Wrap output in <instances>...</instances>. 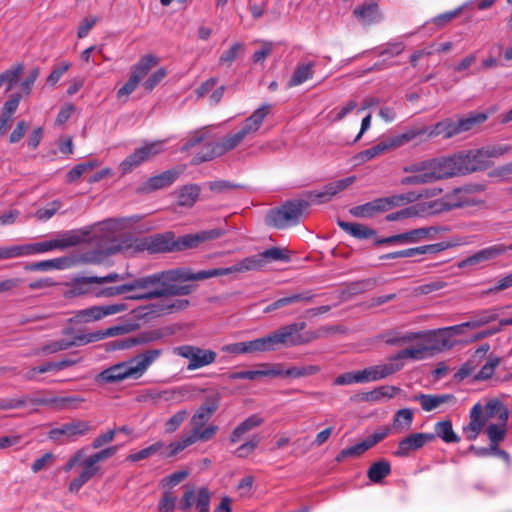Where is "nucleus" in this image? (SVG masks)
Returning <instances> with one entry per match:
<instances>
[{
    "label": "nucleus",
    "mask_w": 512,
    "mask_h": 512,
    "mask_svg": "<svg viewBox=\"0 0 512 512\" xmlns=\"http://www.w3.org/2000/svg\"><path fill=\"white\" fill-rule=\"evenodd\" d=\"M218 408L219 398L217 396L207 397L190 418L189 433L179 440L171 442L168 445L169 451L163 454L164 457H174L196 442H207L213 439L218 431V426L214 424L206 426V424Z\"/></svg>",
    "instance_id": "nucleus-1"
},
{
    "label": "nucleus",
    "mask_w": 512,
    "mask_h": 512,
    "mask_svg": "<svg viewBox=\"0 0 512 512\" xmlns=\"http://www.w3.org/2000/svg\"><path fill=\"white\" fill-rule=\"evenodd\" d=\"M486 190L483 183H470L456 187L443 197L429 203L431 213H442L453 210H465L475 213L487 207V201L481 197Z\"/></svg>",
    "instance_id": "nucleus-2"
},
{
    "label": "nucleus",
    "mask_w": 512,
    "mask_h": 512,
    "mask_svg": "<svg viewBox=\"0 0 512 512\" xmlns=\"http://www.w3.org/2000/svg\"><path fill=\"white\" fill-rule=\"evenodd\" d=\"M162 354V349H148L103 370L96 376V381L101 384H113L127 379L137 380L146 373Z\"/></svg>",
    "instance_id": "nucleus-3"
},
{
    "label": "nucleus",
    "mask_w": 512,
    "mask_h": 512,
    "mask_svg": "<svg viewBox=\"0 0 512 512\" xmlns=\"http://www.w3.org/2000/svg\"><path fill=\"white\" fill-rule=\"evenodd\" d=\"M492 417H497L501 423H507L509 417L508 408L498 399H490L485 408L480 403H476L470 410L469 423L462 429L465 438L468 441L477 439L487 420Z\"/></svg>",
    "instance_id": "nucleus-4"
},
{
    "label": "nucleus",
    "mask_w": 512,
    "mask_h": 512,
    "mask_svg": "<svg viewBox=\"0 0 512 512\" xmlns=\"http://www.w3.org/2000/svg\"><path fill=\"white\" fill-rule=\"evenodd\" d=\"M486 120L487 115L481 112H472L457 119L445 118L430 127L427 126V137L428 139L436 137L450 139L465 132L474 130Z\"/></svg>",
    "instance_id": "nucleus-5"
},
{
    "label": "nucleus",
    "mask_w": 512,
    "mask_h": 512,
    "mask_svg": "<svg viewBox=\"0 0 512 512\" xmlns=\"http://www.w3.org/2000/svg\"><path fill=\"white\" fill-rule=\"evenodd\" d=\"M228 275L227 268H213L193 272L189 268H177L144 276L145 288L159 284L201 281L212 277Z\"/></svg>",
    "instance_id": "nucleus-6"
},
{
    "label": "nucleus",
    "mask_w": 512,
    "mask_h": 512,
    "mask_svg": "<svg viewBox=\"0 0 512 512\" xmlns=\"http://www.w3.org/2000/svg\"><path fill=\"white\" fill-rule=\"evenodd\" d=\"M307 327L306 322H295L280 327L276 331L268 334L272 351L276 349L278 345L286 347H294L308 344L314 340L319 339L323 332H326V328H320L317 331H305Z\"/></svg>",
    "instance_id": "nucleus-7"
},
{
    "label": "nucleus",
    "mask_w": 512,
    "mask_h": 512,
    "mask_svg": "<svg viewBox=\"0 0 512 512\" xmlns=\"http://www.w3.org/2000/svg\"><path fill=\"white\" fill-rule=\"evenodd\" d=\"M87 236V232L71 230L63 232L49 241L16 245L17 257L42 254L55 249L64 250L84 242Z\"/></svg>",
    "instance_id": "nucleus-8"
},
{
    "label": "nucleus",
    "mask_w": 512,
    "mask_h": 512,
    "mask_svg": "<svg viewBox=\"0 0 512 512\" xmlns=\"http://www.w3.org/2000/svg\"><path fill=\"white\" fill-rule=\"evenodd\" d=\"M308 208L309 200L295 199L286 201L280 208L271 209L265 217V222L268 226L277 229L297 225L304 211Z\"/></svg>",
    "instance_id": "nucleus-9"
},
{
    "label": "nucleus",
    "mask_w": 512,
    "mask_h": 512,
    "mask_svg": "<svg viewBox=\"0 0 512 512\" xmlns=\"http://www.w3.org/2000/svg\"><path fill=\"white\" fill-rule=\"evenodd\" d=\"M289 256L286 252L279 247H272L266 249L262 253L246 257L234 265L227 268V273H245L261 269L267 262L270 261H288Z\"/></svg>",
    "instance_id": "nucleus-10"
},
{
    "label": "nucleus",
    "mask_w": 512,
    "mask_h": 512,
    "mask_svg": "<svg viewBox=\"0 0 512 512\" xmlns=\"http://www.w3.org/2000/svg\"><path fill=\"white\" fill-rule=\"evenodd\" d=\"M174 354L189 360L187 369L197 370L216 361L217 353L210 349H202L193 345H181L174 348Z\"/></svg>",
    "instance_id": "nucleus-11"
},
{
    "label": "nucleus",
    "mask_w": 512,
    "mask_h": 512,
    "mask_svg": "<svg viewBox=\"0 0 512 512\" xmlns=\"http://www.w3.org/2000/svg\"><path fill=\"white\" fill-rule=\"evenodd\" d=\"M458 175H467L489 168L492 163L486 161L482 148L471 149L454 154Z\"/></svg>",
    "instance_id": "nucleus-12"
},
{
    "label": "nucleus",
    "mask_w": 512,
    "mask_h": 512,
    "mask_svg": "<svg viewBox=\"0 0 512 512\" xmlns=\"http://www.w3.org/2000/svg\"><path fill=\"white\" fill-rule=\"evenodd\" d=\"M174 234L167 232L156 234L143 239H136L130 247L135 252L148 251L149 253H164L175 251Z\"/></svg>",
    "instance_id": "nucleus-13"
},
{
    "label": "nucleus",
    "mask_w": 512,
    "mask_h": 512,
    "mask_svg": "<svg viewBox=\"0 0 512 512\" xmlns=\"http://www.w3.org/2000/svg\"><path fill=\"white\" fill-rule=\"evenodd\" d=\"M163 143L155 141L146 143L140 148L136 149L132 154L127 156L120 164L122 174L132 172L135 168L139 167L142 163L149 161L154 156L163 152Z\"/></svg>",
    "instance_id": "nucleus-14"
},
{
    "label": "nucleus",
    "mask_w": 512,
    "mask_h": 512,
    "mask_svg": "<svg viewBox=\"0 0 512 512\" xmlns=\"http://www.w3.org/2000/svg\"><path fill=\"white\" fill-rule=\"evenodd\" d=\"M426 174L430 183L459 176L454 155L428 159Z\"/></svg>",
    "instance_id": "nucleus-15"
},
{
    "label": "nucleus",
    "mask_w": 512,
    "mask_h": 512,
    "mask_svg": "<svg viewBox=\"0 0 512 512\" xmlns=\"http://www.w3.org/2000/svg\"><path fill=\"white\" fill-rule=\"evenodd\" d=\"M63 335L71 336L70 338H63L51 341L34 351L35 355H50L60 351L67 350L71 347L86 345L85 333H74L72 328L63 330Z\"/></svg>",
    "instance_id": "nucleus-16"
},
{
    "label": "nucleus",
    "mask_w": 512,
    "mask_h": 512,
    "mask_svg": "<svg viewBox=\"0 0 512 512\" xmlns=\"http://www.w3.org/2000/svg\"><path fill=\"white\" fill-rule=\"evenodd\" d=\"M128 309L125 302H119L109 305L92 306L79 310L75 313L74 320L79 323H89L101 320L107 316L126 311Z\"/></svg>",
    "instance_id": "nucleus-17"
},
{
    "label": "nucleus",
    "mask_w": 512,
    "mask_h": 512,
    "mask_svg": "<svg viewBox=\"0 0 512 512\" xmlns=\"http://www.w3.org/2000/svg\"><path fill=\"white\" fill-rule=\"evenodd\" d=\"M355 181L354 176L346 177L344 179L331 182L323 187L322 190L306 191L304 193V200H309L311 204H322L330 201L339 192L345 190Z\"/></svg>",
    "instance_id": "nucleus-18"
},
{
    "label": "nucleus",
    "mask_w": 512,
    "mask_h": 512,
    "mask_svg": "<svg viewBox=\"0 0 512 512\" xmlns=\"http://www.w3.org/2000/svg\"><path fill=\"white\" fill-rule=\"evenodd\" d=\"M197 285L195 284H161V288H155L154 290L148 291L144 294H135L129 297L133 300H146L160 297H172V296H186L195 291Z\"/></svg>",
    "instance_id": "nucleus-19"
},
{
    "label": "nucleus",
    "mask_w": 512,
    "mask_h": 512,
    "mask_svg": "<svg viewBox=\"0 0 512 512\" xmlns=\"http://www.w3.org/2000/svg\"><path fill=\"white\" fill-rule=\"evenodd\" d=\"M435 440V435L432 433H412L401 439L394 451V456L404 458L411 455L413 452L421 449L427 443Z\"/></svg>",
    "instance_id": "nucleus-20"
},
{
    "label": "nucleus",
    "mask_w": 512,
    "mask_h": 512,
    "mask_svg": "<svg viewBox=\"0 0 512 512\" xmlns=\"http://www.w3.org/2000/svg\"><path fill=\"white\" fill-rule=\"evenodd\" d=\"M222 229L200 231L195 234H186L175 239V251H183L199 247L202 243L212 241L223 236Z\"/></svg>",
    "instance_id": "nucleus-21"
},
{
    "label": "nucleus",
    "mask_w": 512,
    "mask_h": 512,
    "mask_svg": "<svg viewBox=\"0 0 512 512\" xmlns=\"http://www.w3.org/2000/svg\"><path fill=\"white\" fill-rule=\"evenodd\" d=\"M30 404L34 406H49L55 410H74L85 402V399L79 395H69L52 398H31Z\"/></svg>",
    "instance_id": "nucleus-22"
},
{
    "label": "nucleus",
    "mask_w": 512,
    "mask_h": 512,
    "mask_svg": "<svg viewBox=\"0 0 512 512\" xmlns=\"http://www.w3.org/2000/svg\"><path fill=\"white\" fill-rule=\"evenodd\" d=\"M120 278L117 273H110L103 277L89 276L75 278L71 283V293L73 295H83L92 293L94 285L115 282Z\"/></svg>",
    "instance_id": "nucleus-23"
},
{
    "label": "nucleus",
    "mask_w": 512,
    "mask_h": 512,
    "mask_svg": "<svg viewBox=\"0 0 512 512\" xmlns=\"http://www.w3.org/2000/svg\"><path fill=\"white\" fill-rule=\"evenodd\" d=\"M418 140V142H423L428 140L427 137V126L423 124H415L407 129H405L402 133L397 134L390 138V145L395 147H400L409 142Z\"/></svg>",
    "instance_id": "nucleus-24"
},
{
    "label": "nucleus",
    "mask_w": 512,
    "mask_h": 512,
    "mask_svg": "<svg viewBox=\"0 0 512 512\" xmlns=\"http://www.w3.org/2000/svg\"><path fill=\"white\" fill-rule=\"evenodd\" d=\"M399 371H401V365L394 364L391 357L388 358L387 363L369 366L363 369L365 383L387 378Z\"/></svg>",
    "instance_id": "nucleus-25"
},
{
    "label": "nucleus",
    "mask_w": 512,
    "mask_h": 512,
    "mask_svg": "<svg viewBox=\"0 0 512 512\" xmlns=\"http://www.w3.org/2000/svg\"><path fill=\"white\" fill-rule=\"evenodd\" d=\"M389 209L390 205L388 197H384L355 206L350 209V213L357 218H370L377 213L385 212Z\"/></svg>",
    "instance_id": "nucleus-26"
},
{
    "label": "nucleus",
    "mask_w": 512,
    "mask_h": 512,
    "mask_svg": "<svg viewBox=\"0 0 512 512\" xmlns=\"http://www.w3.org/2000/svg\"><path fill=\"white\" fill-rule=\"evenodd\" d=\"M414 401L419 402L424 411L430 412L445 404L453 405L457 399L453 394H418Z\"/></svg>",
    "instance_id": "nucleus-27"
},
{
    "label": "nucleus",
    "mask_w": 512,
    "mask_h": 512,
    "mask_svg": "<svg viewBox=\"0 0 512 512\" xmlns=\"http://www.w3.org/2000/svg\"><path fill=\"white\" fill-rule=\"evenodd\" d=\"M262 367L261 370H251V371H234L228 374V379L230 380H239V379H247V380H256L261 377H278L282 375V370L277 366H271L270 364L263 363L260 364Z\"/></svg>",
    "instance_id": "nucleus-28"
},
{
    "label": "nucleus",
    "mask_w": 512,
    "mask_h": 512,
    "mask_svg": "<svg viewBox=\"0 0 512 512\" xmlns=\"http://www.w3.org/2000/svg\"><path fill=\"white\" fill-rule=\"evenodd\" d=\"M270 110V104L261 105L248 118L245 119L239 130L246 138L252 134H255L260 129L263 121L270 113Z\"/></svg>",
    "instance_id": "nucleus-29"
},
{
    "label": "nucleus",
    "mask_w": 512,
    "mask_h": 512,
    "mask_svg": "<svg viewBox=\"0 0 512 512\" xmlns=\"http://www.w3.org/2000/svg\"><path fill=\"white\" fill-rule=\"evenodd\" d=\"M91 430L90 423L87 421L76 420L70 423H65L59 428L50 430L49 438L58 440L60 436L65 435L68 437L84 435Z\"/></svg>",
    "instance_id": "nucleus-30"
},
{
    "label": "nucleus",
    "mask_w": 512,
    "mask_h": 512,
    "mask_svg": "<svg viewBox=\"0 0 512 512\" xmlns=\"http://www.w3.org/2000/svg\"><path fill=\"white\" fill-rule=\"evenodd\" d=\"M506 251L507 248L504 244H495L467 257L459 264V267L472 266L480 262L495 259L498 256L503 255Z\"/></svg>",
    "instance_id": "nucleus-31"
},
{
    "label": "nucleus",
    "mask_w": 512,
    "mask_h": 512,
    "mask_svg": "<svg viewBox=\"0 0 512 512\" xmlns=\"http://www.w3.org/2000/svg\"><path fill=\"white\" fill-rule=\"evenodd\" d=\"M175 169L166 170L158 175L150 177L141 188L144 192H152L171 186L179 177Z\"/></svg>",
    "instance_id": "nucleus-32"
},
{
    "label": "nucleus",
    "mask_w": 512,
    "mask_h": 512,
    "mask_svg": "<svg viewBox=\"0 0 512 512\" xmlns=\"http://www.w3.org/2000/svg\"><path fill=\"white\" fill-rule=\"evenodd\" d=\"M353 14L359 22L365 26L378 23L382 20V14L375 2H370L356 7Z\"/></svg>",
    "instance_id": "nucleus-33"
},
{
    "label": "nucleus",
    "mask_w": 512,
    "mask_h": 512,
    "mask_svg": "<svg viewBox=\"0 0 512 512\" xmlns=\"http://www.w3.org/2000/svg\"><path fill=\"white\" fill-rule=\"evenodd\" d=\"M82 466V471L79 476L74 478L68 487L70 492H78L84 484H86L90 479H92L100 470L98 465H94L88 458L83 459L80 462Z\"/></svg>",
    "instance_id": "nucleus-34"
},
{
    "label": "nucleus",
    "mask_w": 512,
    "mask_h": 512,
    "mask_svg": "<svg viewBox=\"0 0 512 512\" xmlns=\"http://www.w3.org/2000/svg\"><path fill=\"white\" fill-rule=\"evenodd\" d=\"M431 348L426 345H418L416 347H408L398 351L396 354L390 356L393 363L401 365V370L404 367L403 360L413 359L422 360L429 355Z\"/></svg>",
    "instance_id": "nucleus-35"
},
{
    "label": "nucleus",
    "mask_w": 512,
    "mask_h": 512,
    "mask_svg": "<svg viewBox=\"0 0 512 512\" xmlns=\"http://www.w3.org/2000/svg\"><path fill=\"white\" fill-rule=\"evenodd\" d=\"M338 226L349 235L360 240L369 239L376 235L374 229L360 223L339 220Z\"/></svg>",
    "instance_id": "nucleus-36"
},
{
    "label": "nucleus",
    "mask_w": 512,
    "mask_h": 512,
    "mask_svg": "<svg viewBox=\"0 0 512 512\" xmlns=\"http://www.w3.org/2000/svg\"><path fill=\"white\" fill-rule=\"evenodd\" d=\"M499 308H488L475 312L470 320L468 321V325L470 329H476L483 327L487 324H490L499 318Z\"/></svg>",
    "instance_id": "nucleus-37"
},
{
    "label": "nucleus",
    "mask_w": 512,
    "mask_h": 512,
    "mask_svg": "<svg viewBox=\"0 0 512 512\" xmlns=\"http://www.w3.org/2000/svg\"><path fill=\"white\" fill-rule=\"evenodd\" d=\"M263 422L264 420L256 414L249 416L243 422L237 425L235 429L232 431L229 438L230 442L233 444L239 442L244 434H246L247 432L254 428L259 427L260 425H262Z\"/></svg>",
    "instance_id": "nucleus-38"
},
{
    "label": "nucleus",
    "mask_w": 512,
    "mask_h": 512,
    "mask_svg": "<svg viewBox=\"0 0 512 512\" xmlns=\"http://www.w3.org/2000/svg\"><path fill=\"white\" fill-rule=\"evenodd\" d=\"M263 422L264 420L256 414L249 416L243 422L237 425L235 429L232 431L229 438L230 442L233 444L239 442L244 434H246L247 432L254 428L259 427L260 425H262Z\"/></svg>",
    "instance_id": "nucleus-39"
},
{
    "label": "nucleus",
    "mask_w": 512,
    "mask_h": 512,
    "mask_svg": "<svg viewBox=\"0 0 512 512\" xmlns=\"http://www.w3.org/2000/svg\"><path fill=\"white\" fill-rule=\"evenodd\" d=\"M263 422L264 420L256 414L249 416L243 422L237 425L235 429L232 431L229 438L230 442L233 444L239 442L244 434H246L247 432L254 428L259 427L260 425H262Z\"/></svg>",
    "instance_id": "nucleus-40"
},
{
    "label": "nucleus",
    "mask_w": 512,
    "mask_h": 512,
    "mask_svg": "<svg viewBox=\"0 0 512 512\" xmlns=\"http://www.w3.org/2000/svg\"><path fill=\"white\" fill-rule=\"evenodd\" d=\"M263 422L264 420L256 414L249 416L243 422L237 425L235 429L232 431L229 438L230 442L233 444L239 442L244 434H246L247 432L254 428L259 427L260 425H262Z\"/></svg>",
    "instance_id": "nucleus-41"
},
{
    "label": "nucleus",
    "mask_w": 512,
    "mask_h": 512,
    "mask_svg": "<svg viewBox=\"0 0 512 512\" xmlns=\"http://www.w3.org/2000/svg\"><path fill=\"white\" fill-rule=\"evenodd\" d=\"M263 422L264 420L256 414L249 416L243 422L237 425L235 429L232 431L229 438L230 442L233 444L239 442L244 434H246L247 432L254 428L259 427L260 425H262Z\"/></svg>",
    "instance_id": "nucleus-42"
},
{
    "label": "nucleus",
    "mask_w": 512,
    "mask_h": 512,
    "mask_svg": "<svg viewBox=\"0 0 512 512\" xmlns=\"http://www.w3.org/2000/svg\"><path fill=\"white\" fill-rule=\"evenodd\" d=\"M263 422L264 420L256 414L249 416L243 422L237 425L235 429L232 431L229 438L230 442L233 444L239 442L244 434H246L247 432L254 428L259 427L260 425H262Z\"/></svg>",
    "instance_id": "nucleus-43"
},
{
    "label": "nucleus",
    "mask_w": 512,
    "mask_h": 512,
    "mask_svg": "<svg viewBox=\"0 0 512 512\" xmlns=\"http://www.w3.org/2000/svg\"><path fill=\"white\" fill-rule=\"evenodd\" d=\"M263 422L264 420L256 414L249 416L243 422L237 425L235 429L232 431L229 438L230 442L233 444L239 442L244 434H246L247 432L254 428L259 427L260 425H262Z\"/></svg>",
    "instance_id": "nucleus-44"
},
{
    "label": "nucleus",
    "mask_w": 512,
    "mask_h": 512,
    "mask_svg": "<svg viewBox=\"0 0 512 512\" xmlns=\"http://www.w3.org/2000/svg\"><path fill=\"white\" fill-rule=\"evenodd\" d=\"M263 422L264 420L256 414L249 416L243 422L237 425L235 429L232 431L229 438L230 442L233 444L239 442L244 434H246L247 432L254 428L259 427L260 425H262Z\"/></svg>",
    "instance_id": "nucleus-45"
},
{
    "label": "nucleus",
    "mask_w": 512,
    "mask_h": 512,
    "mask_svg": "<svg viewBox=\"0 0 512 512\" xmlns=\"http://www.w3.org/2000/svg\"><path fill=\"white\" fill-rule=\"evenodd\" d=\"M263 422L264 420L256 414L249 416L243 422L237 425L235 429L232 431L229 438L230 442L233 444L239 442L244 434H246L247 432L254 428L259 427L260 425H262Z\"/></svg>",
    "instance_id": "nucleus-46"
},
{
    "label": "nucleus",
    "mask_w": 512,
    "mask_h": 512,
    "mask_svg": "<svg viewBox=\"0 0 512 512\" xmlns=\"http://www.w3.org/2000/svg\"><path fill=\"white\" fill-rule=\"evenodd\" d=\"M263 422L264 420L256 414L249 416L243 422L237 425L235 429L232 431L229 438L230 442L233 444L239 442L244 434H246L247 432L254 428L259 427L260 425H262Z\"/></svg>",
    "instance_id": "nucleus-47"
},
{
    "label": "nucleus",
    "mask_w": 512,
    "mask_h": 512,
    "mask_svg": "<svg viewBox=\"0 0 512 512\" xmlns=\"http://www.w3.org/2000/svg\"><path fill=\"white\" fill-rule=\"evenodd\" d=\"M263 422L264 420L256 414L249 416L243 422L237 425L235 429L232 431L229 438L230 442L233 444L239 442L244 434H246L247 432L254 428L259 427L260 425H262Z\"/></svg>",
    "instance_id": "nucleus-48"
},
{
    "label": "nucleus",
    "mask_w": 512,
    "mask_h": 512,
    "mask_svg": "<svg viewBox=\"0 0 512 512\" xmlns=\"http://www.w3.org/2000/svg\"><path fill=\"white\" fill-rule=\"evenodd\" d=\"M175 194L179 206L192 207L199 197L200 187L197 184L184 185Z\"/></svg>",
    "instance_id": "nucleus-49"
},
{
    "label": "nucleus",
    "mask_w": 512,
    "mask_h": 512,
    "mask_svg": "<svg viewBox=\"0 0 512 512\" xmlns=\"http://www.w3.org/2000/svg\"><path fill=\"white\" fill-rule=\"evenodd\" d=\"M429 204H416L405 209L390 213L386 216V220L389 222L397 221L399 219L411 218L416 216H423L430 214Z\"/></svg>",
    "instance_id": "nucleus-50"
},
{
    "label": "nucleus",
    "mask_w": 512,
    "mask_h": 512,
    "mask_svg": "<svg viewBox=\"0 0 512 512\" xmlns=\"http://www.w3.org/2000/svg\"><path fill=\"white\" fill-rule=\"evenodd\" d=\"M438 227H421L405 232L406 244L419 243L424 240H432L439 232Z\"/></svg>",
    "instance_id": "nucleus-51"
},
{
    "label": "nucleus",
    "mask_w": 512,
    "mask_h": 512,
    "mask_svg": "<svg viewBox=\"0 0 512 512\" xmlns=\"http://www.w3.org/2000/svg\"><path fill=\"white\" fill-rule=\"evenodd\" d=\"M433 433L436 437H439L445 443H458L460 441L459 436L453 430L451 420L438 421L434 426Z\"/></svg>",
    "instance_id": "nucleus-52"
},
{
    "label": "nucleus",
    "mask_w": 512,
    "mask_h": 512,
    "mask_svg": "<svg viewBox=\"0 0 512 512\" xmlns=\"http://www.w3.org/2000/svg\"><path fill=\"white\" fill-rule=\"evenodd\" d=\"M138 288H145V283H144L143 277L134 279L130 283H126V284L115 286V287H108V288L102 290L101 292L96 293V295L111 297V296L125 294L129 291H134Z\"/></svg>",
    "instance_id": "nucleus-53"
},
{
    "label": "nucleus",
    "mask_w": 512,
    "mask_h": 512,
    "mask_svg": "<svg viewBox=\"0 0 512 512\" xmlns=\"http://www.w3.org/2000/svg\"><path fill=\"white\" fill-rule=\"evenodd\" d=\"M314 64L313 63H307L298 65L293 72L290 80L287 83L288 88H292L295 86H299L303 84L305 81L313 78L314 76V70H313Z\"/></svg>",
    "instance_id": "nucleus-54"
},
{
    "label": "nucleus",
    "mask_w": 512,
    "mask_h": 512,
    "mask_svg": "<svg viewBox=\"0 0 512 512\" xmlns=\"http://www.w3.org/2000/svg\"><path fill=\"white\" fill-rule=\"evenodd\" d=\"M390 473H391L390 462L385 459H381V460L373 463L369 467V469L367 471V477L373 483H380Z\"/></svg>",
    "instance_id": "nucleus-55"
},
{
    "label": "nucleus",
    "mask_w": 512,
    "mask_h": 512,
    "mask_svg": "<svg viewBox=\"0 0 512 512\" xmlns=\"http://www.w3.org/2000/svg\"><path fill=\"white\" fill-rule=\"evenodd\" d=\"M164 446L165 445H164V443L162 441H157V442L151 444L150 446L141 449L138 452H135L133 454L128 455L126 460L130 461V462H138L140 460L149 458V457L155 455L158 452H160V455L163 458H165L163 454L167 453L169 451V448L167 447V449L165 451H162Z\"/></svg>",
    "instance_id": "nucleus-56"
},
{
    "label": "nucleus",
    "mask_w": 512,
    "mask_h": 512,
    "mask_svg": "<svg viewBox=\"0 0 512 512\" xmlns=\"http://www.w3.org/2000/svg\"><path fill=\"white\" fill-rule=\"evenodd\" d=\"M24 71V66L21 63L12 65L7 70L0 73V84L6 85V91H10L14 85L18 82L21 74Z\"/></svg>",
    "instance_id": "nucleus-57"
},
{
    "label": "nucleus",
    "mask_w": 512,
    "mask_h": 512,
    "mask_svg": "<svg viewBox=\"0 0 512 512\" xmlns=\"http://www.w3.org/2000/svg\"><path fill=\"white\" fill-rule=\"evenodd\" d=\"M158 63V59L153 55H145L134 65L131 76H136L137 81H141Z\"/></svg>",
    "instance_id": "nucleus-58"
},
{
    "label": "nucleus",
    "mask_w": 512,
    "mask_h": 512,
    "mask_svg": "<svg viewBox=\"0 0 512 512\" xmlns=\"http://www.w3.org/2000/svg\"><path fill=\"white\" fill-rule=\"evenodd\" d=\"M391 148H393V146L390 145V139H388L386 141H381L371 148L361 151L355 158L358 162L363 163L385 153Z\"/></svg>",
    "instance_id": "nucleus-59"
},
{
    "label": "nucleus",
    "mask_w": 512,
    "mask_h": 512,
    "mask_svg": "<svg viewBox=\"0 0 512 512\" xmlns=\"http://www.w3.org/2000/svg\"><path fill=\"white\" fill-rule=\"evenodd\" d=\"M413 422V412L409 408L398 410L393 417V428L398 432H406Z\"/></svg>",
    "instance_id": "nucleus-60"
},
{
    "label": "nucleus",
    "mask_w": 512,
    "mask_h": 512,
    "mask_svg": "<svg viewBox=\"0 0 512 512\" xmlns=\"http://www.w3.org/2000/svg\"><path fill=\"white\" fill-rule=\"evenodd\" d=\"M246 137L242 134L240 130L235 133L229 134L223 137L221 140L217 141V149L218 153L224 155L225 153L236 148Z\"/></svg>",
    "instance_id": "nucleus-61"
},
{
    "label": "nucleus",
    "mask_w": 512,
    "mask_h": 512,
    "mask_svg": "<svg viewBox=\"0 0 512 512\" xmlns=\"http://www.w3.org/2000/svg\"><path fill=\"white\" fill-rule=\"evenodd\" d=\"M216 142L206 143L201 150L193 157L191 163L193 165H199L203 162L213 160L216 157L222 156L218 153Z\"/></svg>",
    "instance_id": "nucleus-62"
},
{
    "label": "nucleus",
    "mask_w": 512,
    "mask_h": 512,
    "mask_svg": "<svg viewBox=\"0 0 512 512\" xmlns=\"http://www.w3.org/2000/svg\"><path fill=\"white\" fill-rule=\"evenodd\" d=\"M125 331L123 326H112L104 330L95 331L85 334L86 343L97 342L108 337H114L122 334Z\"/></svg>",
    "instance_id": "nucleus-63"
},
{
    "label": "nucleus",
    "mask_w": 512,
    "mask_h": 512,
    "mask_svg": "<svg viewBox=\"0 0 512 512\" xmlns=\"http://www.w3.org/2000/svg\"><path fill=\"white\" fill-rule=\"evenodd\" d=\"M243 343L244 348H246V354L272 351L269 335L251 341H244Z\"/></svg>",
    "instance_id": "nucleus-64"
}]
</instances>
